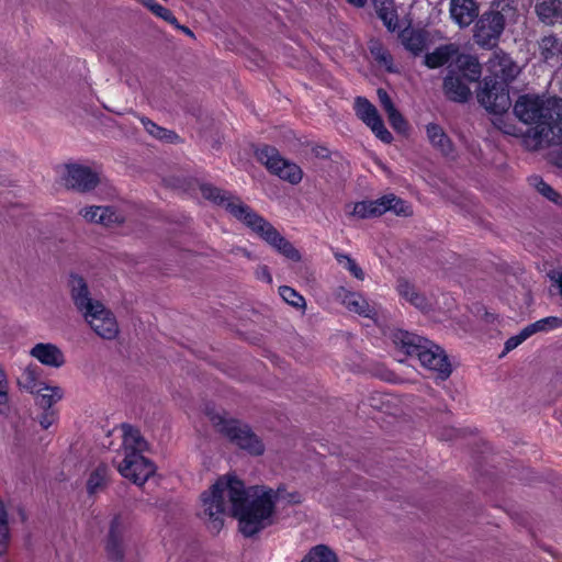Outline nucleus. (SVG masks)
Masks as SVG:
<instances>
[{
    "instance_id": "nucleus-1",
    "label": "nucleus",
    "mask_w": 562,
    "mask_h": 562,
    "mask_svg": "<svg viewBox=\"0 0 562 562\" xmlns=\"http://www.w3.org/2000/svg\"><path fill=\"white\" fill-rule=\"evenodd\" d=\"M203 517L212 531L218 532L223 526L226 508L237 518L239 531L247 538L254 537L274 522L276 504H300L302 497L297 492L288 493L283 486L277 490L266 485L245 487L235 476L220 477L201 496Z\"/></svg>"
},
{
    "instance_id": "nucleus-2",
    "label": "nucleus",
    "mask_w": 562,
    "mask_h": 562,
    "mask_svg": "<svg viewBox=\"0 0 562 562\" xmlns=\"http://www.w3.org/2000/svg\"><path fill=\"white\" fill-rule=\"evenodd\" d=\"M514 113L522 123L533 125L524 136L528 149L562 142V99L524 94L515 102Z\"/></svg>"
},
{
    "instance_id": "nucleus-3",
    "label": "nucleus",
    "mask_w": 562,
    "mask_h": 562,
    "mask_svg": "<svg viewBox=\"0 0 562 562\" xmlns=\"http://www.w3.org/2000/svg\"><path fill=\"white\" fill-rule=\"evenodd\" d=\"M200 191L204 199L224 207L279 254L293 261L301 260L299 250L270 222L244 203L240 198L210 183L201 184Z\"/></svg>"
},
{
    "instance_id": "nucleus-4",
    "label": "nucleus",
    "mask_w": 562,
    "mask_h": 562,
    "mask_svg": "<svg viewBox=\"0 0 562 562\" xmlns=\"http://www.w3.org/2000/svg\"><path fill=\"white\" fill-rule=\"evenodd\" d=\"M394 342L408 356H416L425 369L437 374V379L445 381L450 376L452 366L439 345L404 330L394 334Z\"/></svg>"
},
{
    "instance_id": "nucleus-5",
    "label": "nucleus",
    "mask_w": 562,
    "mask_h": 562,
    "mask_svg": "<svg viewBox=\"0 0 562 562\" xmlns=\"http://www.w3.org/2000/svg\"><path fill=\"white\" fill-rule=\"evenodd\" d=\"M205 415L217 431L239 449L251 456H261L265 452L261 439L247 424L228 418L226 412L209 405L205 407Z\"/></svg>"
},
{
    "instance_id": "nucleus-6",
    "label": "nucleus",
    "mask_w": 562,
    "mask_h": 562,
    "mask_svg": "<svg viewBox=\"0 0 562 562\" xmlns=\"http://www.w3.org/2000/svg\"><path fill=\"white\" fill-rule=\"evenodd\" d=\"M512 11L509 4L502 10H490L484 12L477 20L474 30V40L481 47H492L501 37L506 23V12Z\"/></svg>"
},
{
    "instance_id": "nucleus-7",
    "label": "nucleus",
    "mask_w": 562,
    "mask_h": 562,
    "mask_svg": "<svg viewBox=\"0 0 562 562\" xmlns=\"http://www.w3.org/2000/svg\"><path fill=\"white\" fill-rule=\"evenodd\" d=\"M258 161L266 168L277 175L280 179L297 184L303 178V171L296 164L284 159L274 147L265 145L256 150Z\"/></svg>"
},
{
    "instance_id": "nucleus-8",
    "label": "nucleus",
    "mask_w": 562,
    "mask_h": 562,
    "mask_svg": "<svg viewBox=\"0 0 562 562\" xmlns=\"http://www.w3.org/2000/svg\"><path fill=\"white\" fill-rule=\"evenodd\" d=\"M477 101L491 113L501 114L506 112L512 104L508 85L496 79L485 78L477 92Z\"/></svg>"
},
{
    "instance_id": "nucleus-9",
    "label": "nucleus",
    "mask_w": 562,
    "mask_h": 562,
    "mask_svg": "<svg viewBox=\"0 0 562 562\" xmlns=\"http://www.w3.org/2000/svg\"><path fill=\"white\" fill-rule=\"evenodd\" d=\"M120 474L136 485H143L155 473L156 468L151 461L140 453L130 452L117 464Z\"/></svg>"
},
{
    "instance_id": "nucleus-10",
    "label": "nucleus",
    "mask_w": 562,
    "mask_h": 562,
    "mask_svg": "<svg viewBox=\"0 0 562 562\" xmlns=\"http://www.w3.org/2000/svg\"><path fill=\"white\" fill-rule=\"evenodd\" d=\"M355 110L357 116L371 128L373 134L383 143L390 144L393 140L392 134L386 130L376 108L366 98L356 99Z\"/></svg>"
},
{
    "instance_id": "nucleus-11",
    "label": "nucleus",
    "mask_w": 562,
    "mask_h": 562,
    "mask_svg": "<svg viewBox=\"0 0 562 562\" xmlns=\"http://www.w3.org/2000/svg\"><path fill=\"white\" fill-rule=\"evenodd\" d=\"M94 333L103 339H114L119 334V326L114 315L102 303L83 315Z\"/></svg>"
},
{
    "instance_id": "nucleus-12",
    "label": "nucleus",
    "mask_w": 562,
    "mask_h": 562,
    "mask_svg": "<svg viewBox=\"0 0 562 562\" xmlns=\"http://www.w3.org/2000/svg\"><path fill=\"white\" fill-rule=\"evenodd\" d=\"M127 527V518L122 515L114 516L110 524L105 550L109 559L114 562H122L124 559V539Z\"/></svg>"
},
{
    "instance_id": "nucleus-13",
    "label": "nucleus",
    "mask_w": 562,
    "mask_h": 562,
    "mask_svg": "<svg viewBox=\"0 0 562 562\" xmlns=\"http://www.w3.org/2000/svg\"><path fill=\"white\" fill-rule=\"evenodd\" d=\"M487 69L491 74L487 78L496 79L508 85L520 72L519 66L512 57L503 50H495L487 61Z\"/></svg>"
},
{
    "instance_id": "nucleus-14",
    "label": "nucleus",
    "mask_w": 562,
    "mask_h": 562,
    "mask_svg": "<svg viewBox=\"0 0 562 562\" xmlns=\"http://www.w3.org/2000/svg\"><path fill=\"white\" fill-rule=\"evenodd\" d=\"M99 175L87 166H67V173L65 176V184L67 188H71L80 192H87L94 189L99 183Z\"/></svg>"
},
{
    "instance_id": "nucleus-15",
    "label": "nucleus",
    "mask_w": 562,
    "mask_h": 562,
    "mask_svg": "<svg viewBox=\"0 0 562 562\" xmlns=\"http://www.w3.org/2000/svg\"><path fill=\"white\" fill-rule=\"evenodd\" d=\"M334 297L348 311L357 313L360 316L373 318L376 315L374 306L370 305L367 299H364L359 293L351 292L342 286H339L335 290Z\"/></svg>"
},
{
    "instance_id": "nucleus-16",
    "label": "nucleus",
    "mask_w": 562,
    "mask_h": 562,
    "mask_svg": "<svg viewBox=\"0 0 562 562\" xmlns=\"http://www.w3.org/2000/svg\"><path fill=\"white\" fill-rule=\"evenodd\" d=\"M70 295L77 310L82 314L89 313L100 301L93 300L85 279L78 274L69 278Z\"/></svg>"
},
{
    "instance_id": "nucleus-17",
    "label": "nucleus",
    "mask_w": 562,
    "mask_h": 562,
    "mask_svg": "<svg viewBox=\"0 0 562 562\" xmlns=\"http://www.w3.org/2000/svg\"><path fill=\"white\" fill-rule=\"evenodd\" d=\"M80 215L89 222L102 224L104 226H113L122 223L124 216L112 206H89L80 210Z\"/></svg>"
},
{
    "instance_id": "nucleus-18",
    "label": "nucleus",
    "mask_w": 562,
    "mask_h": 562,
    "mask_svg": "<svg viewBox=\"0 0 562 562\" xmlns=\"http://www.w3.org/2000/svg\"><path fill=\"white\" fill-rule=\"evenodd\" d=\"M479 14L474 0H451L450 16L460 26H469Z\"/></svg>"
},
{
    "instance_id": "nucleus-19",
    "label": "nucleus",
    "mask_w": 562,
    "mask_h": 562,
    "mask_svg": "<svg viewBox=\"0 0 562 562\" xmlns=\"http://www.w3.org/2000/svg\"><path fill=\"white\" fill-rule=\"evenodd\" d=\"M31 356L42 364L53 368H60L65 363L63 351L54 344H36L30 351Z\"/></svg>"
},
{
    "instance_id": "nucleus-20",
    "label": "nucleus",
    "mask_w": 562,
    "mask_h": 562,
    "mask_svg": "<svg viewBox=\"0 0 562 562\" xmlns=\"http://www.w3.org/2000/svg\"><path fill=\"white\" fill-rule=\"evenodd\" d=\"M443 92L449 100L459 103L467 102L471 97V90L461 75L452 71L443 80Z\"/></svg>"
},
{
    "instance_id": "nucleus-21",
    "label": "nucleus",
    "mask_w": 562,
    "mask_h": 562,
    "mask_svg": "<svg viewBox=\"0 0 562 562\" xmlns=\"http://www.w3.org/2000/svg\"><path fill=\"white\" fill-rule=\"evenodd\" d=\"M122 431L121 452L123 453V457H125V454H130V452L142 454L146 449L147 443L140 435V431L126 424L122 425Z\"/></svg>"
},
{
    "instance_id": "nucleus-22",
    "label": "nucleus",
    "mask_w": 562,
    "mask_h": 562,
    "mask_svg": "<svg viewBox=\"0 0 562 562\" xmlns=\"http://www.w3.org/2000/svg\"><path fill=\"white\" fill-rule=\"evenodd\" d=\"M536 13L541 22L553 25L562 20L561 0H537Z\"/></svg>"
},
{
    "instance_id": "nucleus-23",
    "label": "nucleus",
    "mask_w": 562,
    "mask_h": 562,
    "mask_svg": "<svg viewBox=\"0 0 562 562\" xmlns=\"http://www.w3.org/2000/svg\"><path fill=\"white\" fill-rule=\"evenodd\" d=\"M426 134L429 143L445 156L452 154L453 144L445 130L437 123L426 125Z\"/></svg>"
},
{
    "instance_id": "nucleus-24",
    "label": "nucleus",
    "mask_w": 562,
    "mask_h": 562,
    "mask_svg": "<svg viewBox=\"0 0 562 562\" xmlns=\"http://www.w3.org/2000/svg\"><path fill=\"white\" fill-rule=\"evenodd\" d=\"M538 46L540 56L546 63H558L562 56V38L555 34L541 37Z\"/></svg>"
},
{
    "instance_id": "nucleus-25",
    "label": "nucleus",
    "mask_w": 562,
    "mask_h": 562,
    "mask_svg": "<svg viewBox=\"0 0 562 562\" xmlns=\"http://www.w3.org/2000/svg\"><path fill=\"white\" fill-rule=\"evenodd\" d=\"M396 290L401 297L406 300L416 308L420 311H427L430 307L427 297L424 294L419 293L416 290L415 285L409 283L406 279L397 280Z\"/></svg>"
},
{
    "instance_id": "nucleus-26",
    "label": "nucleus",
    "mask_w": 562,
    "mask_h": 562,
    "mask_svg": "<svg viewBox=\"0 0 562 562\" xmlns=\"http://www.w3.org/2000/svg\"><path fill=\"white\" fill-rule=\"evenodd\" d=\"M40 375L41 368L36 364H30L23 369L18 378V385L30 393H40L42 386L45 385L41 381Z\"/></svg>"
},
{
    "instance_id": "nucleus-27",
    "label": "nucleus",
    "mask_w": 562,
    "mask_h": 562,
    "mask_svg": "<svg viewBox=\"0 0 562 562\" xmlns=\"http://www.w3.org/2000/svg\"><path fill=\"white\" fill-rule=\"evenodd\" d=\"M402 45L414 55L420 54L427 44L424 32L414 29H405L400 34Z\"/></svg>"
},
{
    "instance_id": "nucleus-28",
    "label": "nucleus",
    "mask_w": 562,
    "mask_h": 562,
    "mask_svg": "<svg viewBox=\"0 0 562 562\" xmlns=\"http://www.w3.org/2000/svg\"><path fill=\"white\" fill-rule=\"evenodd\" d=\"M459 48L456 44H447L437 47L432 53L425 55V65L429 68H438L446 65L454 55H457Z\"/></svg>"
},
{
    "instance_id": "nucleus-29",
    "label": "nucleus",
    "mask_w": 562,
    "mask_h": 562,
    "mask_svg": "<svg viewBox=\"0 0 562 562\" xmlns=\"http://www.w3.org/2000/svg\"><path fill=\"white\" fill-rule=\"evenodd\" d=\"M458 67L461 77H464L468 81H476L482 74L481 65L476 57L470 55H463L458 58Z\"/></svg>"
},
{
    "instance_id": "nucleus-30",
    "label": "nucleus",
    "mask_w": 562,
    "mask_h": 562,
    "mask_svg": "<svg viewBox=\"0 0 562 562\" xmlns=\"http://www.w3.org/2000/svg\"><path fill=\"white\" fill-rule=\"evenodd\" d=\"M381 205L380 198L373 201L357 202L350 214L359 218L380 216L385 213V209L381 207Z\"/></svg>"
},
{
    "instance_id": "nucleus-31",
    "label": "nucleus",
    "mask_w": 562,
    "mask_h": 562,
    "mask_svg": "<svg viewBox=\"0 0 562 562\" xmlns=\"http://www.w3.org/2000/svg\"><path fill=\"white\" fill-rule=\"evenodd\" d=\"M380 203H382L381 207H384L385 212L392 211L398 216H411L413 214L411 204L394 194L380 198Z\"/></svg>"
},
{
    "instance_id": "nucleus-32",
    "label": "nucleus",
    "mask_w": 562,
    "mask_h": 562,
    "mask_svg": "<svg viewBox=\"0 0 562 562\" xmlns=\"http://www.w3.org/2000/svg\"><path fill=\"white\" fill-rule=\"evenodd\" d=\"M108 467L104 464L98 465L90 474L87 481V492L89 495H94L102 491L108 483Z\"/></svg>"
},
{
    "instance_id": "nucleus-33",
    "label": "nucleus",
    "mask_w": 562,
    "mask_h": 562,
    "mask_svg": "<svg viewBox=\"0 0 562 562\" xmlns=\"http://www.w3.org/2000/svg\"><path fill=\"white\" fill-rule=\"evenodd\" d=\"M378 16L384 22L387 29L395 27V9L393 0H372Z\"/></svg>"
},
{
    "instance_id": "nucleus-34",
    "label": "nucleus",
    "mask_w": 562,
    "mask_h": 562,
    "mask_svg": "<svg viewBox=\"0 0 562 562\" xmlns=\"http://www.w3.org/2000/svg\"><path fill=\"white\" fill-rule=\"evenodd\" d=\"M36 394L37 405L48 409H52V406L63 397V391L57 386L43 385L42 391Z\"/></svg>"
},
{
    "instance_id": "nucleus-35",
    "label": "nucleus",
    "mask_w": 562,
    "mask_h": 562,
    "mask_svg": "<svg viewBox=\"0 0 562 562\" xmlns=\"http://www.w3.org/2000/svg\"><path fill=\"white\" fill-rule=\"evenodd\" d=\"M301 562H337L335 553L326 546L312 548Z\"/></svg>"
},
{
    "instance_id": "nucleus-36",
    "label": "nucleus",
    "mask_w": 562,
    "mask_h": 562,
    "mask_svg": "<svg viewBox=\"0 0 562 562\" xmlns=\"http://www.w3.org/2000/svg\"><path fill=\"white\" fill-rule=\"evenodd\" d=\"M139 120L148 134L157 139L173 142V139L178 137L173 132L158 126L156 123L145 116H139Z\"/></svg>"
},
{
    "instance_id": "nucleus-37",
    "label": "nucleus",
    "mask_w": 562,
    "mask_h": 562,
    "mask_svg": "<svg viewBox=\"0 0 562 562\" xmlns=\"http://www.w3.org/2000/svg\"><path fill=\"white\" fill-rule=\"evenodd\" d=\"M279 294L289 305L296 308H305L306 302L305 299L296 292L293 288L288 285H282L279 288Z\"/></svg>"
},
{
    "instance_id": "nucleus-38",
    "label": "nucleus",
    "mask_w": 562,
    "mask_h": 562,
    "mask_svg": "<svg viewBox=\"0 0 562 562\" xmlns=\"http://www.w3.org/2000/svg\"><path fill=\"white\" fill-rule=\"evenodd\" d=\"M530 184L533 186L539 193L546 196L548 200L560 203V194L548 183H546L540 177L533 176L529 179Z\"/></svg>"
},
{
    "instance_id": "nucleus-39",
    "label": "nucleus",
    "mask_w": 562,
    "mask_h": 562,
    "mask_svg": "<svg viewBox=\"0 0 562 562\" xmlns=\"http://www.w3.org/2000/svg\"><path fill=\"white\" fill-rule=\"evenodd\" d=\"M335 258L338 263L347 269L356 279L363 280L364 272L349 255L336 252Z\"/></svg>"
},
{
    "instance_id": "nucleus-40",
    "label": "nucleus",
    "mask_w": 562,
    "mask_h": 562,
    "mask_svg": "<svg viewBox=\"0 0 562 562\" xmlns=\"http://www.w3.org/2000/svg\"><path fill=\"white\" fill-rule=\"evenodd\" d=\"M9 528L7 513L2 502H0V554H3L8 548Z\"/></svg>"
},
{
    "instance_id": "nucleus-41",
    "label": "nucleus",
    "mask_w": 562,
    "mask_h": 562,
    "mask_svg": "<svg viewBox=\"0 0 562 562\" xmlns=\"http://www.w3.org/2000/svg\"><path fill=\"white\" fill-rule=\"evenodd\" d=\"M148 7L155 15L159 16L171 25L177 24V18L168 8L156 2H150Z\"/></svg>"
},
{
    "instance_id": "nucleus-42",
    "label": "nucleus",
    "mask_w": 562,
    "mask_h": 562,
    "mask_svg": "<svg viewBox=\"0 0 562 562\" xmlns=\"http://www.w3.org/2000/svg\"><path fill=\"white\" fill-rule=\"evenodd\" d=\"M527 338H529V335L527 330L524 328L520 330V333L516 336H513L508 338L504 346V353L509 352L517 348L520 344H522Z\"/></svg>"
},
{
    "instance_id": "nucleus-43",
    "label": "nucleus",
    "mask_w": 562,
    "mask_h": 562,
    "mask_svg": "<svg viewBox=\"0 0 562 562\" xmlns=\"http://www.w3.org/2000/svg\"><path fill=\"white\" fill-rule=\"evenodd\" d=\"M386 114L391 125L396 131H403L406 127V121L403 117V115L397 111L396 108L391 111H387Z\"/></svg>"
},
{
    "instance_id": "nucleus-44",
    "label": "nucleus",
    "mask_w": 562,
    "mask_h": 562,
    "mask_svg": "<svg viewBox=\"0 0 562 562\" xmlns=\"http://www.w3.org/2000/svg\"><path fill=\"white\" fill-rule=\"evenodd\" d=\"M44 412L40 416V425L43 429H48L56 420V413L53 409L43 408Z\"/></svg>"
},
{
    "instance_id": "nucleus-45",
    "label": "nucleus",
    "mask_w": 562,
    "mask_h": 562,
    "mask_svg": "<svg viewBox=\"0 0 562 562\" xmlns=\"http://www.w3.org/2000/svg\"><path fill=\"white\" fill-rule=\"evenodd\" d=\"M376 93H378L379 101L385 112L395 109V105L393 104L389 93L384 89H381V88L378 89Z\"/></svg>"
},
{
    "instance_id": "nucleus-46",
    "label": "nucleus",
    "mask_w": 562,
    "mask_h": 562,
    "mask_svg": "<svg viewBox=\"0 0 562 562\" xmlns=\"http://www.w3.org/2000/svg\"><path fill=\"white\" fill-rule=\"evenodd\" d=\"M525 329L527 330L529 337L538 331H547L548 330V326L546 325L544 323V319H539L532 324H529L528 326L525 327Z\"/></svg>"
},
{
    "instance_id": "nucleus-47",
    "label": "nucleus",
    "mask_w": 562,
    "mask_h": 562,
    "mask_svg": "<svg viewBox=\"0 0 562 562\" xmlns=\"http://www.w3.org/2000/svg\"><path fill=\"white\" fill-rule=\"evenodd\" d=\"M371 52L375 56L376 60L385 65L387 69H391L390 65L392 64V57L389 53L380 48L376 52L374 49H372Z\"/></svg>"
},
{
    "instance_id": "nucleus-48",
    "label": "nucleus",
    "mask_w": 562,
    "mask_h": 562,
    "mask_svg": "<svg viewBox=\"0 0 562 562\" xmlns=\"http://www.w3.org/2000/svg\"><path fill=\"white\" fill-rule=\"evenodd\" d=\"M548 159L550 164L562 169V148L551 150Z\"/></svg>"
},
{
    "instance_id": "nucleus-49",
    "label": "nucleus",
    "mask_w": 562,
    "mask_h": 562,
    "mask_svg": "<svg viewBox=\"0 0 562 562\" xmlns=\"http://www.w3.org/2000/svg\"><path fill=\"white\" fill-rule=\"evenodd\" d=\"M257 277L267 283L272 282V277L267 266H262L257 270Z\"/></svg>"
},
{
    "instance_id": "nucleus-50",
    "label": "nucleus",
    "mask_w": 562,
    "mask_h": 562,
    "mask_svg": "<svg viewBox=\"0 0 562 562\" xmlns=\"http://www.w3.org/2000/svg\"><path fill=\"white\" fill-rule=\"evenodd\" d=\"M543 319H544L546 325L548 326V330L558 328L562 325V319L559 317H555V316L544 317Z\"/></svg>"
},
{
    "instance_id": "nucleus-51",
    "label": "nucleus",
    "mask_w": 562,
    "mask_h": 562,
    "mask_svg": "<svg viewBox=\"0 0 562 562\" xmlns=\"http://www.w3.org/2000/svg\"><path fill=\"white\" fill-rule=\"evenodd\" d=\"M552 280H554V285L557 286L560 295L562 296V272H559L557 277H552Z\"/></svg>"
},
{
    "instance_id": "nucleus-52",
    "label": "nucleus",
    "mask_w": 562,
    "mask_h": 562,
    "mask_svg": "<svg viewBox=\"0 0 562 562\" xmlns=\"http://www.w3.org/2000/svg\"><path fill=\"white\" fill-rule=\"evenodd\" d=\"M173 26H175L176 29L180 30L181 32H183L184 34H187L188 36H190V37H194L193 32H192L189 27H187V26H184V25L179 24V22H178V21H177V24H173Z\"/></svg>"
},
{
    "instance_id": "nucleus-53",
    "label": "nucleus",
    "mask_w": 562,
    "mask_h": 562,
    "mask_svg": "<svg viewBox=\"0 0 562 562\" xmlns=\"http://www.w3.org/2000/svg\"><path fill=\"white\" fill-rule=\"evenodd\" d=\"M350 4L357 7V8H362L366 5L367 3V0H347Z\"/></svg>"
},
{
    "instance_id": "nucleus-54",
    "label": "nucleus",
    "mask_w": 562,
    "mask_h": 562,
    "mask_svg": "<svg viewBox=\"0 0 562 562\" xmlns=\"http://www.w3.org/2000/svg\"><path fill=\"white\" fill-rule=\"evenodd\" d=\"M442 439L449 440L452 438V434H449L448 436L441 435Z\"/></svg>"
}]
</instances>
